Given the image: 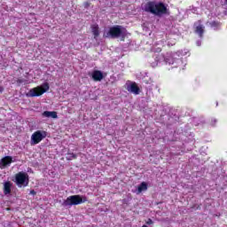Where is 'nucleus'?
<instances>
[{"label":"nucleus","mask_w":227,"mask_h":227,"mask_svg":"<svg viewBox=\"0 0 227 227\" xmlns=\"http://www.w3.org/2000/svg\"><path fill=\"white\" fill-rule=\"evenodd\" d=\"M144 12L157 16L166 15L168 13V7L162 2L149 1L144 5Z\"/></svg>","instance_id":"f257e3e1"},{"label":"nucleus","mask_w":227,"mask_h":227,"mask_svg":"<svg viewBox=\"0 0 227 227\" xmlns=\"http://www.w3.org/2000/svg\"><path fill=\"white\" fill-rule=\"evenodd\" d=\"M104 36L106 38L112 39L121 37V42H125V38H127V28L120 25H115L114 27H111L106 35H105Z\"/></svg>","instance_id":"f03ea898"},{"label":"nucleus","mask_w":227,"mask_h":227,"mask_svg":"<svg viewBox=\"0 0 227 227\" xmlns=\"http://www.w3.org/2000/svg\"><path fill=\"white\" fill-rule=\"evenodd\" d=\"M88 201V197L81 195H71L63 201L64 207H74L77 205H82V203H86Z\"/></svg>","instance_id":"7ed1b4c3"},{"label":"nucleus","mask_w":227,"mask_h":227,"mask_svg":"<svg viewBox=\"0 0 227 227\" xmlns=\"http://www.w3.org/2000/svg\"><path fill=\"white\" fill-rule=\"evenodd\" d=\"M50 88L51 86L49 85V82H44L41 86L31 89L26 95L28 98L42 97L43 93H47V91H49Z\"/></svg>","instance_id":"20e7f679"},{"label":"nucleus","mask_w":227,"mask_h":227,"mask_svg":"<svg viewBox=\"0 0 227 227\" xmlns=\"http://www.w3.org/2000/svg\"><path fill=\"white\" fill-rule=\"evenodd\" d=\"M15 184L19 185V187L24 185V187H27L29 184V175L26 172H19L15 175Z\"/></svg>","instance_id":"39448f33"},{"label":"nucleus","mask_w":227,"mask_h":227,"mask_svg":"<svg viewBox=\"0 0 227 227\" xmlns=\"http://www.w3.org/2000/svg\"><path fill=\"white\" fill-rule=\"evenodd\" d=\"M45 137H47V131L45 130H36L35 132H34L31 136V145L32 146L35 145H38L39 143H42V141H43V139H45Z\"/></svg>","instance_id":"423d86ee"},{"label":"nucleus","mask_w":227,"mask_h":227,"mask_svg":"<svg viewBox=\"0 0 227 227\" xmlns=\"http://www.w3.org/2000/svg\"><path fill=\"white\" fill-rule=\"evenodd\" d=\"M13 162V158L12 156H5L0 160V169H4V168L10 166Z\"/></svg>","instance_id":"0eeeda50"},{"label":"nucleus","mask_w":227,"mask_h":227,"mask_svg":"<svg viewBox=\"0 0 227 227\" xmlns=\"http://www.w3.org/2000/svg\"><path fill=\"white\" fill-rule=\"evenodd\" d=\"M92 80L95 81V82H100L102 79H104V73L100 70H94L91 73Z\"/></svg>","instance_id":"6e6552de"},{"label":"nucleus","mask_w":227,"mask_h":227,"mask_svg":"<svg viewBox=\"0 0 227 227\" xmlns=\"http://www.w3.org/2000/svg\"><path fill=\"white\" fill-rule=\"evenodd\" d=\"M12 182L7 181L4 184V194L6 196L8 194H12Z\"/></svg>","instance_id":"1a4fd4ad"},{"label":"nucleus","mask_w":227,"mask_h":227,"mask_svg":"<svg viewBox=\"0 0 227 227\" xmlns=\"http://www.w3.org/2000/svg\"><path fill=\"white\" fill-rule=\"evenodd\" d=\"M91 32H92L95 39L98 38V36H100V30L98 28V25H97V24L92 25Z\"/></svg>","instance_id":"9d476101"},{"label":"nucleus","mask_w":227,"mask_h":227,"mask_svg":"<svg viewBox=\"0 0 227 227\" xmlns=\"http://www.w3.org/2000/svg\"><path fill=\"white\" fill-rule=\"evenodd\" d=\"M42 114L44 118H53V119L58 118V112H54V111L53 112L44 111Z\"/></svg>","instance_id":"9b49d317"},{"label":"nucleus","mask_w":227,"mask_h":227,"mask_svg":"<svg viewBox=\"0 0 227 227\" xmlns=\"http://www.w3.org/2000/svg\"><path fill=\"white\" fill-rule=\"evenodd\" d=\"M195 33L199 35L200 38H203V34L205 33V27L203 25L196 27Z\"/></svg>","instance_id":"f8f14e48"},{"label":"nucleus","mask_w":227,"mask_h":227,"mask_svg":"<svg viewBox=\"0 0 227 227\" xmlns=\"http://www.w3.org/2000/svg\"><path fill=\"white\" fill-rule=\"evenodd\" d=\"M130 91H131V93H134L135 95H139L140 90L136 82H133L130 84Z\"/></svg>","instance_id":"ddd939ff"},{"label":"nucleus","mask_w":227,"mask_h":227,"mask_svg":"<svg viewBox=\"0 0 227 227\" xmlns=\"http://www.w3.org/2000/svg\"><path fill=\"white\" fill-rule=\"evenodd\" d=\"M148 190V184L145 182H142L140 185L137 187L138 192H143V191Z\"/></svg>","instance_id":"4468645a"},{"label":"nucleus","mask_w":227,"mask_h":227,"mask_svg":"<svg viewBox=\"0 0 227 227\" xmlns=\"http://www.w3.org/2000/svg\"><path fill=\"white\" fill-rule=\"evenodd\" d=\"M164 61L166 65H173V63H175V59H173V57H165Z\"/></svg>","instance_id":"2eb2a0df"},{"label":"nucleus","mask_w":227,"mask_h":227,"mask_svg":"<svg viewBox=\"0 0 227 227\" xmlns=\"http://www.w3.org/2000/svg\"><path fill=\"white\" fill-rule=\"evenodd\" d=\"M73 159H77V155L74 153H67V160H73Z\"/></svg>","instance_id":"dca6fc26"},{"label":"nucleus","mask_w":227,"mask_h":227,"mask_svg":"<svg viewBox=\"0 0 227 227\" xmlns=\"http://www.w3.org/2000/svg\"><path fill=\"white\" fill-rule=\"evenodd\" d=\"M210 26H211V27H219V26H221V22H219V21H212L210 23Z\"/></svg>","instance_id":"f3484780"},{"label":"nucleus","mask_w":227,"mask_h":227,"mask_svg":"<svg viewBox=\"0 0 227 227\" xmlns=\"http://www.w3.org/2000/svg\"><path fill=\"white\" fill-rule=\"evenodd\" d=\"M210 125L211 127H215L217 125V119H211Z\"/></svg>","instance_id":"a211bd4d"},{"label":"nucleus","mask_w":227,"mask_h":227,"mask_svg":"<svg viewBox=\"0 0 227 227\" xmlns=\"http://www.w3.org/2000/svg\"><path fill=\"white\" fill-rule=\"evenodd\" d=\"M146 224H148V225L153 224V220H152V218H149V219L146 221Z\"/></svg>","instance_id":"6ab92c4d"},{"label":"nucleus","mask_w":227,"mask_h":227,"mask_svg":"<svg viewBox=\"0 0 227 227\" xmlns=\"http://www.w3.org/2000/svg\"><path fill=\"white\" fill-rule=\"evenodd\" d=\"M30 194H32V196H36V192L35 190H31Z\"/></svg>","instance_id":"aec40b11"},{"label":"nucleus","mask_w":227,"mask_h":227,"mask_svg":"<svg viewBox=\"0 0 227 227\" xmlns=\"http://www.w3.org/2000/svg\"><path fill=\"white\" fill-rule=\"evenodd\" d=\"M90 6V2H85L84 3V8H89Z\"/></svg>","instance_id":"412c9836"},{"label":"nucleus","mask_w":227,"mask_h":227,"mask_svg":"<svg viewBox=\"0 0 227 227\" xmlns=\"http://www.w3.org/2000/svg\"><path fill=\"white\" fill-rule=\"evenodd\" d=\"M4 91V88L3 86H0V93H3Z\"/></svg>","instance_id":"4be33fe9"},{"label":"nucleus","mask_w":227,"mask_h":227,"mask_svg":"<svg viewBox=\"0 0 227 227\" xmlns=\"http://www.w3.org/2000/svg\"><path fill=\"white\" fill-rule=\"evenodd\" d=\"M142 227H147L146 225H143Z\"/></svg>","instance_id":"5701e85b"}]
</instances>
